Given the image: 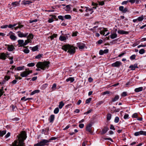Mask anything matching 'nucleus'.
I'll return each mask as SVG.
<instances>
[{
  "label": "nucleus",
  "mask_w": 146,
  "mask_h": 146,
  "mask_svg": "<svg viewBox=\"0 0 146 146\" xmlns=\"http://www.w3.org/2000/svg\"><path fill=\"white\" fill-rule=\"evenodd\" d=\"M134 135L135 136H136L140 135H143L146 136V131H139L135 132V133Z\"/></svg>",
  "instance_id": "6e6552de"
},
{
  "label": "nucleus",
  "mask_w": 146,
  "mask_h": 146,
  "mask_svg": "<svg viewBox=\"0 0 146 146\" xmlns=\"http://www.w3.org/2000/svg\"><path fill=\"white\" fill-rule=\"evenodd\" d=\"M107 30L106 28H104L102 31L100 32V34L102 35L106 36L109 34V32H107Z\"/></svg>",
  "instance_id": "9d476101"
},
{
  "label": "nucleus",
  "mask_w": 146,
  "mask_h": 146,
  "mask_svg": "<svg viewBox=\"0 0 146 146\" xmlns=\"http://www.w3.org/2000/svg\"><path fill=\"white\" fill-rule=\"evenodd\" d=\"M110 129H113V130H115V128L114 127V126L112 124H111L110 125Z\"/></svg>",
  "instance_id": "6e6d98bb"
},
{
  "label": "nucleus",
  "mask_w": 146,
  "mask_h": 146,
  "mask_svg": "<svg viewBox=\"0 0 146 146\" xmlns=\"http://www.w3.org/2000/svg\"><path fill=\"white\" fill-rule=\"evenodd\" d=\"M93 80V79L92 77H89L88 78V81L90 82H91Z\"/></svg>",
  "instance_id": "338daca9"
},
{
  "label": "nucleus",
  "mask_w": 146,
  "mask_h": 146,
  "mask_svg": "<svg viewBox=\"0 0 146 146\" xmlns=\"http://www.w3.org/2000/svg\"><path fill=\"white\" fill-rule=\"evenodd\" d=\"M27 133L25 131L21 132L18 137V140H16L13 142L12 146H25L24 141L27 138Z\"/></svg>",
  "instance_id": "f257e3e1"
},
{
  "label": "nucleus",
  "mask_w": 146,
  "mask_h": 146,
  "mask_svg": "<svg viewBox=\"0 0 146 146\" xmlns=\"http://www.w3.org/2000/svg\"><path fill=\"white\" fill-rule=\"evenodd\" d=\"M103 139H104L105 140H109L111 141L112 142H113L112 139L111 138H103Z\"/></svg>",
  "instance_id": "3c124183"
},
{
  "label": "nucleus",
  "mask_w": 146,
  "mask_h": 146,
  "mask_svg": "<svg viewBox=\"0 0 146 146\" xmlns=\"http://www.w3.org/2000/svg\"><path fill=\"white\" fill-rule=\"evenodd\" d=\"M62 49L65 51H67L70 55H73L75 52L76 49L75 47L72 45L69 44H66L63 46Z\"/></svg>",
  "instance_id": "7ed1b4c3"
},
{
  "label": "nucleus",
  "mask_w": 146,
  "mask_h": 146,
  "mask_svg": "<svg viewBox=\"0 0 146 146\" xmlns=\"http://www.w3.org/2000/svg\"><path fill=\"white\" fill-rule=\"evenodd\" d=\"M23 51L25 53L27 54L29 52L30 50L28 49H24Z\"/></svg>",
  "instance_id": "603ef678"
},
{
  "label": "nucleus",
  "mask_w": 146,
  "mask_h": 146,
  "mask_svg": "<svg viewBox=\"0 0 146 146\" xmlns=\"http://www.w3.org/2000/svg\"><path fill=\"white\" fill-rule=\"evenodd\" d=\"M32 2L30 1H25L24 0L22 1L21 4L24 5L27 4H29L31 3Z\"/></svg>",
  "instance_id": "6ab92c4d"
},
{
  "label": "nucleus",
  "mask_w": 146,
  "mask_h": 146,
  "mask_svg": "<svg viewBox=\"0 0 146 146\" xmlns=\"http://www.w3.org/2000/svg\"><path fill=\"white\" fill-rule=\"evenodd\" d=\"M92 100V98H89L88 99H87L86 100V104H89V103Z\"/></svg>",
  "instance_id": "de8ad7c7"
},
{
  "label": "nucleus",
  "mask_w": 146,
  "mask_h": 146,
  "mask_svg": "<svg viewBox=\"0 0 146 146\" xmlns=\"http://www.w3.org/2000/svg\"><path fill=\"white\" fill-rule=\"evenodd\" d=\"M49 142V140L47 139H42L38 143L35 144L34 146H44L45 145H48V143Z\"/></svg>",
  "instance_id": "20e7f679"
},
{
  "label": "nucleus",
  "mask_w": 146,
  "mask_h": 146,
  "mask_svg": "<svg viewBox=\"0 0 146 146\" xmlns=\"http://www.w3.org/2000/svg\"><path fill=\"white\" fill-rule=\"evenodd\" d=\"M92 126V125L91 123L88 124L86 126V130L90 133H92L91 129Z\"/></svg>",
  "instance_id": "f8f14e48"
},
{
  "label": "nucleus",
  "mask_w": 146,
  "mask_h": 146,
  "mask_svg": "<svg viewBox=\"0 0 146 146\" xmlns=\"http://www.w3.org/2000/svg\"><path fill=\"white\" fill-rule=\"evenodd\" d=\"M64 104L63 102L62 101L60 102L59 103V105H58V107L60 109H61L64 106Z\"/></svg>",
  "instance_id": "a878e982"
},
{
  "label": "nucleus",
  "mask_w": 146,
  "mask_h": 146,
  "mask_svg": "<svg viewBox=\"0 0 146 146\" xmlns=\"http://www.w3.org/2000/svg\"><path fill=\"white\" fill-rule=\"evenodd\" d=\"M15 49L14 46L12 45H8L7 49L9 51H12Z\"/></svg>",
  "instance_id": "a211bd4d"
},
{
  "label": "nucleus",
  "mask_w": 146,
  "mask_h": 146,
  "mask_svg": "<svg viewBox=\"0 0 146 146\" xmlns=\"http://www.w3.org/2000/svg\"><path fill=\"white\" fill-rule=\"evenodd\" d=\"M24 68V66H19L17 67V68L15 69V71H16V70L18 71L21 70H23Z\"/></svg>",
  "instance_id": "b1692460"
},
{
  "label": "nucleus",
  "mask_w": 146,
  "mask_h": 146,
  "mask_svg": "<svg viewBox=\"0 0 146 146\" xmlns=\"http://www.w3.org/2000/svg\"><path fill=\"white\" fill-rule=\"evenodd\" d=\"M119 10L122 11L123 13H125L127 11V8H125L124 9L123 6H121L119 7Z\"/></svg>",
  "instance_id": "dca6fc26"
},
{
  "label": "nucleus",
  "mask_w": 146,
  "mask_h": 146,
  "mask_svg": "<svg viewBox=\"0 0 146 146\" xmlns=\"http://www.w3.org/2000/svg\"><path fill=\"white\" fill-rule=\"evenodd\" d=\"M77 44L79 49H83L86 47L85 44L81 42H78Z\"/></svg>",
  "instance_id": "9b49d317"
},
{
  "label": "nucleus",
  "mask_w": 146,
  "mask_h": 146,
  "mask_svg": "<svg viewBox=\"0 0 146 146\" xmlns=\"http://www.w3.org/2000/svg\"><path fill=\"white\" fill-rule=\"evenodd\" d=\"M42 54H39L35 56V58L36 59H39L42 56Z\"/></svg>",
  "instance_id": "a18cd8bd"
},
{
  "label": "nucleus",
  "mask_w": 146,
  "mask_h": 146,
  "mask_svg": "<svg viewBox=\"0 0 146 146\" xmlns=\"http://www.w3.org/2000/svg\"><path fill=\"white\" fill-rule=\"evenodd\" d=\"M74 80V77H69V78H67L66 80V81L67 82L70 81L71 83L73 82Z\"/></svg>",
  "instance_id": "5701e85b"
},
{
  "label": "nucleus",
  "mask_w": 146,
  "mask_h": 146,
  "mask_svg": "<svg viewBox=\"0 0 146 146\" xmlns=\"http://www.w3.org/2000/svg\"><path fill=\"white\" fill-rule=\"evenodd\" d=\"M78 33L77 32L73 33L72 34V36H77Z\"/></svg>",
  "instance_id": "774afa93"
},
{
  "label": "nucleus",
  "mask_w": 146,
  "mask_h": 146,
  "mask_svg": "<svg viewBox=\"0 0 146 146\" xmlns=\"http://www.w3.org/2000/svg\"><path fill=\"white\" fill-rule=\"evenodd\" d=\"M59 108L57 107L54 110V112L55 114H57L59 112Z\"/></svg>",
  "instance_id": "c9c22d12"
},
{
  "label": "nucleus",
  "mask_w": 146,
  "mask_h": 146,
  "mask_svg": "<svg viewBox=\"0 0 146 146\" xmlns=\"http://www.w3.org/2000/svg\"><path fill=\"white\" fill-rule=\"evenodd\" d=\"M40 92V90H35L32 92L31 94V95H33L36 93H38Z\"/></svg>",
  "instance_id": "7c9ffc66"
},
{
  "label": "nucleus",
  "mask_w": 146,
  "mask_h": 146,
  "mask_svg": "<svg viewBox=\"0 0 146 146\" xmlns=\"http://www.w3.org/2000/svg\"><path fill=\"white\" fill-rule=\"evenodd\" d=\"M32 70H29V69H27V70L24 72H21L20 74L21 76L23 77H26L28 75L32 73Z\"/></svg>",
  "instance_id": "39448f33"
},
{
  "label": "nucleus",
  "mask_w": 146,
  "mask_h": 146,
  "mask_svg": "<svg viewBox=\"0 0 146 146\" xmlns=\"http://www.w3.org/2000/svg\"><path fill=\"white\" fill-rule=\"evenodd\" d=\"M119 118L118 117L116 116L115 117L114 121L115 123H117L119 122Z\"/></svg>",
  "instance_id": "a19ab883"
},
{
  "label": "nucleus",
  "mask_w": 146,
  "mask_h": 146,
  "mask_svg": "<svg viewBox=\"0 0 146 146\" xmlns=\"http://www.w3.org/2000/svg\"><path fill=\"white\" fill-rule=\"evenodd\" d=\"M67 37H59V40L61 41H64L65 42V40L67 38H66Z\"/></svg>",
  "instance_id": "ea45409f"
},
{
  "label": "nucleus",
  "mask_w": 146,
  "mask_h": 146,
  "mask_svg": "<svg viewBox=\"0 0 146 146\" xmlns=\"http://www.w3.org/2000/svg\"><path fill=\"white\" fill-rule=\"evenodd\" d=\"M10 133L9 132H8L7 134L5 136V137L6 138H7L10 136Z\"/></svg>",
  "instance_id": "69168bd1"
},
{
  "label": "nucleus",
  "mask_w": 146,
  "mask_h": 146,
  "mask_svg": "<svg viewBox=\"0 0 146 146\" xmlns=\"http://www.w3.org/2000/svg\"><path fill=\"white\" fill-rule=\"evenodd\" d=\"M136 56L135 54H133L130 57V59L131 60H133L135 59Z\"/></svg>",
  "instance_id": "c03bdc74"
},
{
  "label": "nucleus",
  "mask_w": 146,
  "mask_h": 146,
  "mask_svg": "<svg viewBox=\"0 0 146 146\" xmlns=\"http://www.w3.org/2000/svg\"><path fill=\"white\" fill-rule=\"evenodd\" d=\"M144 17L143 16V15H142L141 17H138L137 19V21H142L144 19Z\"/></svg>",
  "instance_id": "72a5a7b5"
},
{
  "label": "nucleus",
  "mask_w": 146,
  "mask_h": 146,
  "mask_svg": "<svg viewBox=\"0 0 146 146\" xmlns=\"http://www.w3.org/2000/svg\"><path fill=\"white\" fill-rule=\"evenodd\" d=\"M55 118V115H54L52 114L48 118V120L50 123H52Z\"/></svg>",
  "instance_id": "f3484780"
},
{
  "label": "nucleus",
  "mask_w": 146,
  "mask_h": 146,
  "mask_svg": "<svg viewBox=\"0 0 146 146\" xmlns=\"http://www.w3.org/2000/svg\"><path fill=\"white\" fill-rule=\"evenodd\" d=\"M109 93H110L109 91H106L104 92H103L102 93V95H104L106 94H108Z\"/></svg>",
  "instance_id": "0e129e2a"
},
{
  "label": "nucleus",
  "mask_w": 146,
  "mask_h": 146,
  "mask_svg": "<svg viewBox=\"0 0 146 146\" xmlns=\"http://www.w3.org/2000/svg\"><path fill=\"white\" fill-rule=\"evenodd\" d=\"M117 33L121 34H128V32L127 31H124L123 30H119L117 31Z\"/></svg>",
  "instance_id": "412c9836"
},
{
  "label": "nucleus",
  "mask_w": 146,
  "mask_h": 146,
  "mask_svg": "<svg viewBox=\"0 0 146 146\" xmlns=\"http://www.w3.org/2000/svg\"><path fill=\"white\" fill-rule=\"evenodd\" d=\"M18 35L19 36H33V35L31 33L28 35V33H23L21 32H18Z\"/></svg>",
  "instance_id": "423d86ee"
},
{
  "label": "nucleus",
  "mask_w": 146,
  "mask_h": 146,
  "mask_svg": "<svg viewBox=\"0 0 146 146\" xmlns=\"http://www.w3.org/2000/svg\"><path fill=\"white\" fill-rule=\"evenodd\" d=\"M131 70H135L136 68H138V67L137 66V63L135 64L134 65H130L129 67Z\"/></svg>",
  "instance_id": "2eb2a0df"
},
{
  "label": "nucleus",
  "mask_w": 146,
  "mask_h": 146,
  "mask_svg": "<svg viewBox=\"0 0 146 146\" xmlns=\"http://www.w3.org/2000/svg\"><path fill=\"white\" fill-rule=\"evenodd\" d=\"M50 62L49 61H45L43 62H39L37 63L36 65V66L38 68L36 70L40 71V70L39 69L45 70L46 68H48L49 67Z\"/></svg>",
  "instance_id": "f03ea898"
},
{
  "label": "nucleus",
  "mask_w": 146,
  "mask_h": 146,
  "mask_svg": "<svg viewBox=\"0 0 146 146\" xmlns=\"http://www.w3.org/2000/svg\"><path fill=\"white\" fill-rule=\"evenodd\" d=\"M20 1H15L12 3L11 5L12 7H16L20 5Z\"/></svg>",
  "instance_id": "ddd939ff"
},
{
  "label": "nucleus",
  "mask_w": 146,
  "mask_h": 146,
  "mask_svg": "<svg viewBox=\"0 0 146 146\" xmlns=\"http://www.w3.org/2000/svg\"><path fill=\"white\" fill-rule=\"evenodd\" d=\"M127 95V92H123L121 94V96L122 97H125Z\"/></svg>",
  "instance_id": "09e8293b"
},
{
  "label": "nucleus",
  "mask_w": 146,
  "mask_h": 146,
  "mask_svg": "<svg viewBox=\"0 0 146 146\" xmlns=\"http://www.w3.org/2000/svg\"><path fill=\"white\" fill-rule=\"evenodd\" d=\"M19 44L20 45L19 46H23L24 44V42L23 40H19L18 41Z\"/></svg>",
  "instance_id": "4be33fe9"
},
{
  "label": "nucleus",
  "mask_w": 146,
  "mask_h": 146,
  "mask_svg": "<svg viewBox=\"0 0 146 146\" xmlns=\"http://www.w3.org/2000/svg\"><path fill=\"white\" fill-rule=\"evenodd\" d=\"M129 115L127 114H125L124 116V119H128Z\"/></svg>",
  "instance_id": "864d4df0"
},
{
  "label": "nucleus",
  "mask_w": 146,
  "mask_h": 146,
  "mask_svg": "<svg viewBox=\"0 0 146 146\" xmlns=\"http://www.w3.org/2000/svg\"><path fill=\"white\" fill-rule=\"evenodd\" d=\"M31 41V40L29 39L28 38L27 40H25V42H24V44L23 45V46L26 45L28 43H29Z\"/></svg>",
  "instance_id": "e433bc0d"
},
{
  "label": "nucleus",
  "mask_w": 146,
  "mask_h": 146,
  "mask_svg": "<svg viewBox=\"0 0 146 146\" xmlns=\"http://www.w3.org/2000/svg\"><path fill=\"white\" fill-rule=\"evenodd\" d=\"M84 127V124L81 123L79 125V127L80 128H82Z\"/></svg>",
  "instance_id": "13d9d810"
},
{
  "label": "nucleus",
  "mask_w": 146,
  "mask_h": 146,
  "mask_svg": "<svg viewBox=\"0 0 146 146\" xmlns=\"http://www.w3.org/2000/svg\"><path fill=\"white\" fill-rule=\"evenodd\" d=\"M6 133V130H3L2 131L0 130V137H3Z\"/></svg>",
  "instance_id": "c85d7f7f"
},
{
  "label": "nucleus",
  "mask_w": 146,
  "mask_h": 146,
  "mask_svg": "<svg viewBox=\"0 0 146 146\" xmlns=\"http://www.w3.org/2000/svg\"><path fill=\"white\" fill-rule=\"evenodd\" d=\"M10 78V77L9 76H6L5 77V79L6 80L8 81Z\"/></svg>",
  "instance_id": "4d7b16f0"
},
{
  "label": "nucleus",
  "mask_w": 146,
  "mask_h": 146,
  "mask_svg": "<svg viewBox=\"0 0 146 146\" xmlns=\"http://www.w3.org/2000/svg\"><path fill=\"white\" fill-rule=\"evenodd\" d=\"M17 80L15 79V80H13L12 81L10 82L9 84H13L12 85H11V86H12L13 85L16 84V83H17Z\"/></svg>",
  "instance_id": "f704fd0d"
},
{
  "label": "nucleus",
  "mask_w": 146,
  "mask_h": 146,
  "mask_svg": "<svg viewBox=\"0 0 146 146\" xmlns=\"http://www.w3.org/2000/svg\"><path fill=\"white\" fill-rule=\"evenodd\" d=\"M145 52V50L143 49H140L139 51V53L141 54H144Z\"/></svg>",
  "instance_id": "37998d69"
},
{
  "label": "nucleus",
  "mask_w": 146,
  "mask_h": 146,
  "mask_svg": "<svg viewBox=\"0 0 146 146\" xmlns=\"http://www.w3.org/2000/svg\"><path fill=\"white\" fill-rule=\"evenodd\" d=\"M38 49V46H35L33 47L32 48L31 50L33 51H35L37 50Z\"/></svg>",
  "instance_id": "79ce46f5"
},
{
  "label": "nucleus",
  "mask_w": 146,
  "mask_h": 146,
  "mask_svg": "<svg viewBox=\"0 0 146 146\" xmlns=\"http://www.w3.org/2000/svg\"><path fill=\"white\" fill-rule=\"evenodd\" d=\"M35 65L34 63L31 62L27 64V66L29 67H32L34 66Z\"/></svg>",
  "instance_id": "473e14b6"
},
{
  "label": "nucleus",
  "mask_w": 146,
  "mask_h": 146,
  "mask_svg": "<svg viewBox=\"0 0 146 146\" xmlns=\"http://www.w3.org/2000/svg\"><path fill=\"white\" fill-rule=\"evenodd\" d=\"M143 88L142 87H139V88H135L134 91L135 92H138L142 91Z\"/></svg>",
  "instance_id": "aec40b11"
},
{
  "label": "nucleus",
  "mask_w": 146,
  "mask_h": 146,
  "mask_svg": "<svg viewBox=\"0 0 146 146\" xmlns=\"http://www.w3.org/2000/svg\"><path fill=\"white\" fill-rule=\"evenodd\" d=\"M92 109H90V110H88L86 112L84 113V114H88L90 113L92 111Z\"/></svg>",
  "instance_id": "8fccbe9b"
},
{
  "label": "nucleus",
  "mask_w": 146,
  "mask_h": 146,
  "mask_svg": "<svg viewBox=\"0 0 146 146\" xmlns=\"http://www.w3.org/2000/svg\"><path fill=\"white\" fill-rule=\"evenodd\" d=\"M99 5H103L104 4V2L103 1L100 2V1H98V2Z\"/></svg>",
  "instance_id": "5fc2aeb1"
},
{
  "label": "nucleus",
  "mask_w": 146,
  "mask_h": 146,
  "mask_svg": "<svg viewBox=\"0 0 146 146\" xmlns=\"http://www.w3.org/2000/svg\"><path fill=\"white\" fill-rule=\"evenodd\" d=\"M7 36H15L14 33L12 32H10L7 35Z\"/></svg>",
  "instance_id": "58836bf2"
},
{
  "label": "nucleus",
  "mask_w": 146,
  "mask_h": 146,
  "mask_svg": "<svg viewBox=\"0 0 146 146\" xmlns=\"http://www.w3.org/2000/svg\"><path fill=\"white\" fill-rule=\"evenodd\" d=\"M7 57V55H6V54L4 52L0 54V58L1 59L5 60L6 58Z\"/></svg>",
  "instance_id": "4468645a"
},
{
  "label": "nucleus",
  "mask_w": 146,
  "mask_h": 146,
  "mask_svg": "<svg viewBox=\"0 0 146 146\" xmlns=\"http://www.w3.org/2000/svg\"><path fill=\"white\" fill-rule=\"evenodd\" d=\"M99 54L100 55H102L104 54V51L102 50H100L99 52Z\"/></svg>",
  "instance_id": "680f3d73"
},
{
  "label": "nucleus",
  "mask_w": 146,
  "mask_h": 146,
  "mask_svg": "<svg viewBox=\"0 0 146 146\" xmlns=\"http://www.w3.org/2000/svg\"><path fill=\"white\" fill-rule=\"evenodd\" d=\"M48 84L46 83L42 85L41 86V89L42 90L45 89L48 86Z\"/></svg>",
  "instance_id": "2f4dec72"
},
{
  "label": "nucleus",
  "mask_w": 146,
  "mask_h": 146,
  "mask_svg": "<svg viewBox=\"0 0 146 146\" xmlns=\"http://www.w3.org/2000/svg\"><path fill=\"white\" fill-rule=\"evenodd\" d=\"M8 27V25H3L1 26V29H5L7 28Z\"/></svg>",
  "instance_id": "052dcab7"
},
{
  "label": "nucleus",
  "mask_w": 146,
  "mask_h": 146,
  "mask_svg": "<svg viewBox=\"0 0 146 146\" xmlns=\"http://www.w3.org/2000/svg\"><path fill=\"white\" fill-rule=\"evenodd\" d=\"M133 118H137V115L136 113H135L133 114L132 116Z\"/></svg>",
  "instance_id": "bf43d9fd"
},
{
  "label": "nucleus",
  "mask_w": 146,
  "mask_h": 146,
  "mask_svg": "<svg viewBox=\"0 0 146 146\" xmlns=\"http://www.w3.org/2000/svg\"><path fill=\"white\" fill-rule=\"evenodd\" d=\"M64 17L66 19H70L71 18V17L70 15H66L64 16Z\"/></svg>",
  "instance_id": "49530a36"
},
{
  "label": "nucleus",
  "mask_w": 146,
  "mask_h": 146,
  "mask_svg": "<svg viewBox=\"0 0 146 146\" xmlns=\"http://www.w3.org/2000/svg\"><path fill=\"white\" fill-rule=\"evenodd\" d=\"M103 42V40L101 39H100L98 41L97 43L98 44H101Z\"/></svg>",
  "instance_id": "e2e57ef3"
},
{
  "label": "nucleus",
  "mask_w": 146,
  "mask_h": 146,
  "mask_svg": "<svg viewBox=\"0 0 146 146\" xmlns=\"http://www.w3.org/2000/svg\"><path fill=\"white\" fill-rule=\"evenodd\" d=\"M119 96L118 95H116L114 98H112L111 101L114 102L119 99Z\"/></svg>",
  "instance_id": "cd10ccee"
},
{
  "label": "nucleus",
  "mask_w": 146,
  "mask_h": 146,
  "mask_svg": "<svg viewBox=\"0 0 146 146\" xmlns=\"http://www.w3.org/2000/svg\"><path fill=\"white\" fill-rule=\"evenodd\" d=\"M85 8L86 9V11L87 12L88 11H91L92 12L90 13L91 14H92L94 12L93 9L89 8L88 7H85Z\"/></svg>",
  "instance_id": "393cba45"
},
{
  "label": "nucleus",
  "mask_w": 146,
  "mask_h": 146,
  "mask_svg": "<svg viewBox=\"0 0 146 146\" xmlns=\"http://www.w3.org/2000/svg\"><path fill=\"white\" fill-rule=\"evenodd\" d=\"M109 130V127L107 126H104L102 130L100 131V134L101 135H103L106 133Z\"/></svg>",
  "instance_id": "0eeeda50"
},
{
  "label": "nucleus",
  "mask_w": 146,
  "mask_h": 146,
  "mask_svg": "<svg viewBox=\"0 0 146 146\" xmlns=\"http://www.w3.org/2000/svg\"><path fill=\"white\" fill-rule=\"evenodd\" d=\"M70 5H66V7L64 8L65 10L67 11H70Z\"/></svg>",
  "instance_id": "c756f323"
},
{
  "label": "nucleus",
  "mask_w": 146,
  "mask_h": 146,
  "mask_svg": "<svg viewBox=\"0 0 146 146\" xmlns=\"http://www.w3.org/2000/svg\"><path fill=\"white\" fill-rule=\"evenodd\" d=\"M122 63L119 61H116L115 62L111 64V66L113 67H119L121 65Z\"/></svg>",
  "instance_id": "1a4fd4ad"
},
{
  "label": "nucleus",
  "mask_w": 146,
  "mask_h": 146,
  "mask_svg": "<svg viewBox=\"0 0 146 146\" xmlns=\"http://www.w3.org/2000/svg\"><path fill=\"white\" fill-rule=\"evenodd\" d=\"M111 114L110 113H108L106 115V119L107 121L110 120L111 118Z\"/></svg>",
  "instance_id": "bb28decb"
},
{
  "label": "nucleus",
  "mask_w": 146,
  "mask_h": 146,
  "mask_svg": "<svg viewBox=\"0 0 146 146\" xmlns=\"http://www.w3.org/2000/svg\"><path fill=\"white\" fill-rule=\"evenodd\" d=\"M3 88L2 87L1 89H0V97L3 95V94L4 93V92L3 91Z\"/></svg>",
  "instance_id": "4c0bfd02"
}]
</instances>
